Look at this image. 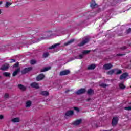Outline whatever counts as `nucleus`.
I'll list each match as a JSON object with an SVG mask.
<instances>
[{
  "instance_id": "nucleus-1",
  "label": "nucleus",
  "mask_w": 131,
  "mask_h": 131,
  "mask_svg": "<svg viewBox=\"0 0 131 131\" xmlns=\"http://www.w3.org/2000/svg\"><path fill=\"white\" fill-rule=\"evenodd\" d=\"M81 122H82V119H80L74 121L73 122H72L71 124L74 126H78V125H80Z\"/></svg>"
},
{
  "instance_id": "nucleus-2",
  "label": "nucleus",
  "mask_w": 131,
  "mask_h": 131,
  "mask_svg": "<svg viewBox=\"0 0 131 131\" xmlns=\"http://www.w3.org/2000/svg\"><path fill=\"white\" fill-rule=\"evenodd\" d=\"M31 70H32V67H31L26 68L21 71V73L22 74H25L26 73H28V72H30V71H31Z\"/></svg>"
},
{
  "instance_id": "nucleus-3",
  "label": "nucleus",
  "mask_w": 131,
  "mask_h": 131,
  "mask_svg": "<svg viewBox=\"0 0 131 131\" xmlns=\"http://www.w3.org/2000/svg\"><path fill=\"white\" fill-rule=\"evenodd\" d=\"M70 72H71L69 70H66L60 72L59 73V75H60V76H63L64 75H68V74H70Z\"/></svg>"
},
{
  "instance_id": "nucleus-4",
  "label": "nucleus",
  "mask_w": 131,
  "mask_h": 131,
  "mask_svg": "<svg viewBox=\"0 0 131 131\" xmlns=\"http://www.w3.org/2000/svg\"><path fill=\"white\" fill-rule=\"evenodd\" d=\"M118 122V118L117 117H114L112 120V124L113 126H115Z\"/></svg>"
},
{
  "instance_id": "nucleus-5",
  "label": "nucleus",
  "mask_w": 131,
  "mask_h": 131,
  "mask_svg": "<svg viewBox=\"0 0 131 131\" xmlns=\"http://www.w3.org/2000/svg\"><path fill=\"white\" fill-rule=\"evenodd\" d=\"M45 77V75H43V74H40L36 77V79L37 81H40V80H42V79H43Z\"/></svg>"
},
{
  "instance_id": "nucleus-6",
  "label": "nucleus",
  "mask_w": 131,
  "mask_h": 131,
  "mask_svg": "<svg viewBox=\"0 0 131 131\" xmlns=\"http://www.w3.org/2000/svg\"><path fill=\"white\" fill-rule=\"evenodd\" d=\"M74 114V112L72 110H69L66 113V116H72Z\"/></svg>"
},
{
  "instance_id": "nucleus-7",
  "label": "nucleus",
  "mask_w": 131,
  "mask_h": 131,
  "mask_svg": "<svg viewBox=\"0 0 131 131\" xmlns=\"http://www.w3.org/2000/svg\"><path fill=\"white\" fill-rule=\"evenodd\" d=\"M90 41V37H85L83 38V41H82V45H85V43H88Z\"/></svg>"
},
{
  "instance_id": "nucleus-8",
  "label": "nucleus",
  "mask_w": 131,
  "mask_h": 131,
  "mask_svg": "<svg viewBox=\"0 0 131 131\" xmlns=\"http://www.w3.org/2000/svg\"><path fill=\"white\" fill-rule=\"evenodd\" d=\"M75 41V39H71L68 42L64 43V46H69V45H71V43H73Z\"/></svg>"
},
{
  "instance_id": "nucleus-9",
  "label": "nucleus",
  "mask_w": 131,
  "mask_h": 131,
  "mask_svg": "<svg viewBox=\"0 0 131 131\" xmlns=\"http://www.w3.org/2000/svg\"><path fill=\"white\" fill-rule=\"evenodd\" d=\"M40 94L42 96H44L45 97H48L50 95L49 92H48L47 91H41Z\"/></svg>"
},
{
  "instance_id": "nucleus-10",
  "label": "nucleus",
  "mask_w": 131,
  "mask_h": 131,
  "mask_svg": "<svg viewBox=\"0 0 131 131\" xmlns=\"http://www.w3.org/2000/svg\"><path fill=\"white\" fill-rule=\"evenodd\" d=\"M10 68V66L9 64H5L4 66H2L1 68V70H7Z\"/></svg>"
},
{
  "instance_id": "nucleus-11",
  "label": "nucleus",
  "mask_w": 131,
  "mask_h": 131,
  "mask_svg": "<svg viewBox=\"0 0 131 131\" xmlns=\"http://www.w3.org/2000/svg\"><path fill=\"white\" fill-rule=\"evenodd\" d=\"M112 67H113L112 64H111L110 63L105 64L103 66L104 69H105L106 70H107L108 69H110L111 68H112Z\"/></svg>"
},
{
  "instance_id": "nucleus-12",
  "label": "nucleus",
  "mask_w": 131,
  "mask_h": 131,
  "mask_svg": "<svg viewBox=\"0 0 131 131\" xmlns=\"http://www.w3.org/2000/svg\"><path fill=\"white\" fill-rule=\"evenodd\" d=\"M128 76V73H123L122 75H121L120 77V79H125L126 77Z\"/></svg>"
},
{
  "instance_id": "nucleus-13",
  "label": "nucleus",
  "mask_w": 131,
  "mask_h": 131,
  "mask_svg": "<svg viewBox=\"0 0 131 131\" xmlns=\"http://www.w3.org/2000/svg\"><path fill=\"white\" fill-rule=\"evenodd\" d=\"M31 86H32V88H34L35 89H39V88L38 86V83L36 82H33L32 83H31Z\"/></svg>"
},
{
  "instance_id": "nucleus-14",
  "label": "nucleus",
  "mask_w": 131,
  "mask_h": 131,
  "mask_svg": "<svg viewBox=\"0 0 131 131\" xmlns=\"http://www.w3.org/2000/svg\"><path fill=\"white\" fill-rule=\"evenodd\" d=\"M18 88L20 89L21 91H26V87L24 86V85L19 84L18 85Z\"/></svg>"
},
{
  "instance_id": "nucleus-15",
  "label": "nucleus",
  "mask_w": 131,
  "mask_h": 131,
  "mask_svg": "<svg viewBox=\"0 0 131 131\" xmlns=\"http://www.w3.org/2000/svg\"><path fill=\"white\" fill-rule=\"evenodd\" d=\"M20 72V68L17 69L14 71V72L12 74V76L15 77L16 75L18 74Z\"/></svg>"
},
{
  "instance_id": "nucleus-16",
  "label": "nucleus",
  "mask_w": 131,
  "mask_h": 131,
  "mask_svg": "<svg viewBox=\"0 0 131 131\" xmlns=\"http://www.w3.org/2000/svg\"><path fill=\"white\" fill-rule=\"evenodd\" d=\"M90 7L92 9H94V8H97V7H98V5L96 4V2H93L91 3Z\"/></svg>"
},
{
  "instance_id": "nucleus-17",
  "label": "nucleus",
  "mask_w": 131,
  "mask_h": 131,
  "mask_svg": "<svg viewBox=\"0 0 131 131\" xmlns=\"http://www.w3.org/2000/svg\"><path fill=\"white\" fill-rule=\"evenodd\" d=\"M12 4H13L12 1L11 2L7 1L5 4V8H9L10 6H11Z\"/></svg>"
},
{
  "instance_id": "nucleus-18",
  "label": "nucleus",
  "mask_w": 131,
  "mask_h": 131,
  "mask_svg": "<svg viewBox=\"0 0 131 131\" xmlns=\"http://www.w3.org/2000/svg\"><path fill=\"white\" fill-rule=\"evenodd\" d=\"M51 69V67H48L44 68L43 69H42L40 70V72H46V71H48Z\"/></svg>"
},
{
  "instance_id": "nucleus-19",
  "label": "nucleus",
  "mask_w": 131,
  "mask_h": 131,
  "mask_svg": "<svg viewBox=\"0 0 131 131\" xmlns=\"http://www.w3.org/2000/svg\"><path fill=\"white\" fill-rule=\"evenodd\" d=\"M58 46H60V43H56V44H54L52 46L49 48V50H52L53 49H56Z\"/></svg>"
},
{
  "instance_id": "nucleus-20",
  "label": "nucleus",
  "mask_w": 131,
  "mask_h": 131,
  "mask_svg": "<svg viewBox=\"0 0 131 131\" xmlns=\"http://www.w3.org/2000/svg\"><path fill=\"white\" fill-rule=\"evenodd\" d=\"M119 87L121 90H123L125 89V85L123 84V82H121L119 84Z\"/></svg>"
},
{
  "instance_id": "nucleus-21",
  "label": "nucleus",
  "mask_w": 131,
  "mask_h": 131,
  "mask_svg": "<svg viewBox=\"0 0 131 131\" xmlns=\"http://www.w3.org/2000/svg\"><path fill=\"white\" fill-rule=\"evenodd\" d=\"M76 95H81L82 94V88H81L77 91H76L75 93Z\"/></svg>"
},
{
  "instance_id": "nucleus-22",
  "label": "nucleus",
  "mask_w": 131,
  "mask_h": 131,
  "mask_svg": "<svg viewBox=\"0 0 131 131\" xmlns=\"http://www.w3.org/2000/svg\"><path fill=\"white\" fill-rule=\"evenodd\" d=\"M4 76H6V77H10L11 76V73L9 72H4L3 73Z\"/></svg>"
},
{
  "instance_id": "nucleus-23",
  "label": "nucleus",
  "mask_w": 131,
  "mask_h": 131,
  "mask_svg": "<svg viewBox=\"0 0 131 131\" xmlns=\"http://www.w3.org/2000/svg\"><path fill=\"white\" fill-rule=\"evenodd\" d=\"M12 122H19L20 121V119L19 118H13L11 120Z\"/></svg>"
},
{
  "instance_id": "nucleus-24",
  "label": "nucleus",
  "mask_w": 131,
  "mask_h": 131,
  "mask_svg": "<svg viewBox=\"0 0 131 131\" xmlns=\"http://www.w3.org/2000/svg\"><path fill=\"white\" fill-rule=\"evenodd\" d=\"M96 68V64H91L88 67V69L93 70Z\"/></svg>"
},
{
  "instance_id": "nucleus-25",
  "label": "nucleus",
  "mask_w": 131,
  "mask_h": 131,
  "mask_svg": "<svg viewBox=\"0 0 131 131\" xmlns=\"http://www.w3.org/2000/svg\"><path fill=\"white\" fill-rule=\"evenodd\" d=\"M31 106V101H28L26 103V106L28 108Z\"/></svg>"
},
{
  "instance_id": "nucleus-26",
  "label": "nucleus",
  "mask_w": 131,
  "mask_h": 131,
  "mask_svg": "<svg viewBox=\"0 0 131 131\" xmlns=\"http://www.w3.org/2000/svg\"><path fill=\"white\" fill-rule=\"evenodd\" d=\"M88 95H93L94 94V90L92 89H89L87 92Z\"/></svg>"
},
{
  "instance_id": "nucleus-27",
  "label": "nucleus",
  "mask_w": 131,
  "mask_h": 131,
  "mask_svg": "<svg viewBox=\"0 0 131 131\" xmlns=\"http://www.w3.org/2000/svg\"><path fill=\"white\" fill-rule=\"evenodd\" d=\"M115 71H116V70H115V69L111 70L110 71L107 72V74H110V75L113 74V73H115Z\"/></svg>"
},
{
  "instance_id": "nucleus-28",
  "label": "nucleus",
  "mask_w": 131,
  "mask_h": 131,
  "mask_svg": "<svg viewBox=\"0 0 131 131\" xmlns=\"http://www.w3.org/2000/svg\"><path fill=\"white\" fill-rule=\"evenodd\" d=\"M91 52L90 50H83L82 51V54L83 55H86V54H89Z\"/></svg>"
},
{
  "instance_id": "nucleus-29",
  "label": "nucleus",
  "mask_w": 131,
  "mask_h": 131,
  "mask_svg": "<svg viewBox=\"0 0 131 131\" xmlns=\"http://www.w3.org/2000/svg\"><path fill=\"white\" fill-rule=\"evenodd\" d=\"M115 70H116L115 71V73H116V74H120V73H121L122 72L121 70H117L116 69H115Z\"/></svg>"
},
{
  "instance_id": "nucleus-30",
  "label": "nucleus",
  "mask_w": 131,
  "mask_h": 131,
  "mask_svg": "<svg viewBox=\"0 0 131 131\" xmlns=\"http://www.w3.org/2000/svg\"><path fill=\"white\" fill-rule=\"evenodd\" d=\"M43 58H47V57H49V52H45L43 54Z\"/></svg>"
},
{
  "instance_id": "nucleus-31",
  "label": "nucleus",
  "mask_w": 131,
  "mask_h": 131,
  "mask_svg": "<svg viewBox=\"0 0 131 131\" xmlns=\"http://www.w3.org/2000/svg\"><path fill=\"white\" fill-rule=\"evenodd\" d=\"M31 65H34V64L36 63V61H35V60H31V62H30Z\"/></svg>"
},
{
  "instance_id": "nucleus-32",
  "label": "nucleus",
  "mask_w": 131,
  "mask_h": 131,
  "mask_svg": "<svg viewBox=\"0 0 131 131\" xmlns=\"http://www.w3.org/2000/svg\"><path fill=\"white\" fill-rule=\"evenodd\" d=\"M125 110H131V106H127V107H124Z\"/></svg>"
},
{
  "instance_id": "nucleus-33",
  "label": "nucleus",
  "mask_w": 131,
  "mask_h": 131,
  "mask_svg": "<svg viewBox=\"0 0 131 131\" xmlns=\"http://www.w3.org/2000/svg\"><path fill=\"white\" fill-rule=\"evenodd\" d=\"M74 110H75L77 112H79V108L77 107H74Z\"/></svg>"
},
{
  "instance_id": "nucleus-34",
  "label": "nucleus",
  "mask_w": 131,
  "mask_h": 131,
  "mask_svg": "<svg viewBox=\"0 0 131 131\" xmlns=\"http://www.w3.org/2000/svg\"><path fill=\"white\" fill-rule=\"evenodd\" d=\"M13 67H15V68L19 67V63H18V62L16 63L13 66Z\"/></svg>"
},
{
  "instance_id": "nucleus-35",
  "label": "nucleus",
  "mask_w": 131,
  "mask_h": 131,
  "mask_svg": "<svg viewBox=\"0 0 131 131\" xmlns=\"http://www.w3.org/2000/svg\"><path fill=\"white\" fill-rule=\"evenodd\" d=\"M131 32V29L129 28L126 30V33H130Z\"/></svg>"
},
{
  "instance_id": "nucleus-36",
  "label": "nucleus",
  "mask_w": 131,
  "mask_h": 131,
  "mask_svg": "<svg viewBox=\"0 0 131 131\" xmlns=\"http://www.w3.org/2000/svg\"><path fill=\"white\" fill-rule=\"evenodd\" d=\"M5 98H9V94L8 93H6L4 96Z\"/></svg>"
},
{
  "instance_id": "nucleus-37",
  "label": "nucleus",
  "mask_w": 131,
  "mask_h": 131,
  "mask_svg": "<svg viewBox=\"0 0 131 131\" xmlns=\"http://www.w3.org/2000/svg\"><path fill=\"white\" fill-rule=\"evenodd\" d=\"M77 59H82V54L79 55Z\"/></svg>"
},
{
  "instance_id": "nucleus-38",
  "label": "nucleus",
  "mask_w": 131,
  "mask_h": 131,
  "mask_svg": "<svg viewBox=\"0 0 131 131\" xmlns=\"http://www.w3.org/2000/svg\"><path fill=\"white\" fill-rule=\"evenodd\" d=\"M100 85L101 86H102V88H106V86H107V85L105 84H102Z\"/></svg>"
},
{
  "instance_id": "nucleus-39",
  "label": "nucleus",
  "mask_w": 131,
  "mask_h": 131,
  "mask_svg": "<svg viewBox=\"0 0 131 131\" xmlns=\"http://www.w3.org/2000/svg\"><path fill=\"white\" fill-rule=\"evenodd\" d=\"M2 119H4V115H0V120H2Z\"/></svg>"
},
{
  "instance_id": "nucleus-40",
  "label": "nucleus",
  "mask_w": 131,
  "mask_h": 131,
  "mask_svg": "<svg viewBox=\"0 0 131 131\" xmlns=\"http://www.w3.org/2000/svg\"><path fill=\"white\" fill-rule=\"evenodd\" d=\"M14 62H16V60H15V59H11L10 63H14Z\"/></svg>"
},
{
  "instance_id": "nucleus-41",
  "label": "nucleus",
  "mask_w": 131,
  "mask_h": 131,
  "mask_svg": "<svg viewBox=\"0 0 131 131\" xmlns=\"http://www.w3.org/2000/svg\"><path fill=\"white\" fill-rule=\"evenodd\" d=\"M82 93H85V89H82Z\"/></svg>"
},
{
  "instance_id": "nucleus-42",
  "label": "nucleus",
  "mask_w": 131,
  "mask_h": 131,
  "mask_svg": "<svg viewBox=\"0 0 131 131\" xmlns=\"http://www.w3.org/2000/svg\"><path fill=\"white\" fill-rule=\"evenodd\" d=\"M3 4V1H0V5H2Z\"/></svg>"
},
{
  "instance_id": "nucleus-43",
  "label": "nucleus",
  "mask_w": 131,
  "mask_h": 131,
  "mask_svg": "<svg viewBox=\"0 0 131 131\" xmlns=\"http://www.w3.org/2000/svg\"><path fill=\"white\" fill-rule=\"evenodd\" d=\"M0 14H2V10H0Z\"/></svg>"
},
{
  "instance_id": "nucleus-44",
  "label": "nucleus",
  "mask_w": 131,
  "mask_h": 131,
  "mask_svg": "<svg viewBox=\"0 0 131 131\" xmlns=\"http://www.w3.org/2000/svg\"><path fill=\"white\" fill-rule=\"evenodd\" d=\"M119 56H122V54H119Z\"/></svg>"
},
{
  "instance_id": "nucleus-45",
  "label": "nucleus",
  "mask_w": 131,
  "mask_h": 131,
  "mask_svg": "<svg viewBox=\"0 0 131 131\" xmlns=\"http://www.w3.org/2000/svg\"><path fill=\"white\" fill-rule=\"evenodd\" d=\"M104 131H110V130H104Z\"/></svg>"
},
{
  "instance_id": "nucleus-46",
  "label": "nucleus",
  "mask_w": 131,
  "mask_h": 131,
  "mask_svg": "<svg viewBox=\"0 0 131 131\" xmlns=\"http://www.w3.org/2000/svg\"><path fill=\"white\" fill-rule=\"evenodd\" d=\"M90 99H88V101H89Z\"/></svg>"
},
{
  "instance_id": "nucleus-47",
  "label": "nucleus",
  "mask_w": 131,
  "mask_h": 131,
  "mask_svg": "<svg viewBox=\"0 0 131 131\" xmlns=\"http://www.w3.org/2000/svg\"><path fill=\"white\" fill-rule=\"evenodd\" d=\"M130 88H131V86H130Z\"/></svg>"
}]
</instances>
